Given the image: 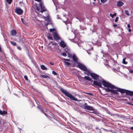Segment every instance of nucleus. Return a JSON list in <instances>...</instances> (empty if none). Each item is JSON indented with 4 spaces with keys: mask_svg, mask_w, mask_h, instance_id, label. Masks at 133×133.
I'll return each instance as SVG.
<instances>
[{
    "mask_svg": "<svg viewBox=\"0 0 133 133\" xmlns=\"http://www.w3.org/2000/svg\"><path fill=\"white\" fill-rule=\"evenodd\" d=\"M102 83L103 85L107 88H105V90L107 91L111 92L114 94H117V91H118V89L119 88H116L111 84L110 83L103 80L102 82Z\"/></svg>",
    "mask_w": 133,
    "mask_h": 133,
    "instance_id": "1",
    "label": "nucleus"
},
{
    "mask_svg": "<svg viewBox=\"0 0 133 133\" xmlns=\"http://www.w3.org/2000/svg\"><path fill=\"white\" fill-rule=\"evenodd\" d=\"M38 2H39V5H36V10L37 11L36 12L39 14V15H42L43 12L46 11V10L44 7L43 3L41 2V0H35Z\"/></svg>",
    "mask_w": 133,
    "mask_h": 133,
    "instance_id": "2",
    "label": "nucleus"
},
{
    "mask_svg": "<svg viewBox=\"0 0 133 133\" xmlns=\"http://www.w3.org/2000/svg\"><path fill=\"white\" fill-rule=\"evenodd\" d=\"M61 91L66 96L69 98L71 100L77 101H80L81 100L78 101L77 99L75 98L74 96L72 95L71 94L66 90L61 88L60 89Z\"/></svg>",
    "mask_w": 133,
    "mask_h": 133,
    "instance_id": "3",
    "label": "nucleus"
},
{
    "mask_svg": "<svg viewBox=\"0 0 133 133\" xmlns=\"http://www.w3.org/2000/svg\"><path fill=\"white\" fill-rule=\"evenodd\" d=\"M118 90L122 93H124L125 92L127 95H129L131 96H133V91L120 88H118Z\"/></svg>",
    "mask_w": 133,
    "mask_h": 133,
    "instance_id": "4",
    "label": "nucleus"
},
{
    "mask_svg": "<svg viewBox=\"0 0 133 133\" xmlns=\"http://www.w3.org/2000/svg\"><path fill=\"white\" fill-rule=\"evenodd\" d=\"M77 66L81 69L83 70V71H86L87 70L86 67L84 65L82 64L78 63Z\"/></svg>",
    "mask_w": 133,
    "mask_h": 133,
    "instance_id": "5",
    "label": "nucleus"
},
{
    "mask_svg": "<svg viewBox=\"0 0 133 133\" xmlns=\"http://www.w3.org/2000/svg\"><path fill=\"white\" fill-rule=\"evenodd\" d=\"M94 85L97 86H98L99 87H102L101 81H99V82H97L95 81H94L93 82V84H92V85Z\"/></svg>",
    "mask_w": 133,
    "mask_h": 133,
    "instance_id": "6",
    "label": "nucleus"
},
{
    "mask_svg": "<svg viewBox=\"0 0 133 133\" xmlns=\"http://www.w3.org/2000/svg\"><path fill=\"white\" fill-rule=\"evenodd\" d=\"M90 76L94 79L95 80H97L99 77V76L98 75L94 73H91L90 74Z\"/></svg>",
    "mask_w": 133,
    "mask_h": 133,
    "instance_id": "7",
    "label": "nucleus"
},
{
    "mask_svg": "<svg viewBox=\"0 0 133 133\" xmlns=\"http://www.w3.org/2000/svg\"><path fill=\"white\" fill-rule=\"evenodd\" d=\"M53 36L55 40L57 41L59 39L58 35L56 32H54L53 34Z\"/></svg>",
    "mask_w": 133,
    "mask_h": 133,
    "instance_id": "8",
    "label": "nucleus"
},
{
    "mask_svg": "<svg viewBox=\"0 0 133 133\" xmlns=\"http://www.w3.org/2000/svg\"><path fill=\"white\" fill-rule=\"evenodd\" d=\"M84 108L85 109H87L90 110L94 111V109L92 107L89 105H85L84 107Z\"/></svg>",
    "mask_w": 133,
    "mask_h": 133,
    "instance_id": "9",
    "label": "nucleus"
},
{
    "mask_svg": "<svg viewBox=\"0 0 133 133\" xmlns=\"http://www.w3.org/2000/svg\"><path fill=\"white\" fill-rule=\"evenodd\" d=\"M15 12L18 15H21L23 13V11L20 8H16Z\"/></svg>",
    "mask_w": 133,
    "mask_h": 133,
    "instance_id": "10",
    "label": "nucleus"
},
{
    "mask_svg": "<svg viewBox=\"0 0 133 133\" xmlns=\"http://www.w3.org/2000/svg\"><path fill=\"white\" fill-rule=\"evenodd\" d=\"M59 45L61 47L63 48L66 47V43L63 41H62L60 42Z\"/></svg>",
    "mask_w": 133,
    "mask_h": 133,
    "instance_id": "11",
    "label": "nucleus"
},
{
    "mask_svg": "<svg viewBox=\"0 0 133 133\" xmlns=\"http://www.w3.org/2000/svg\"><path fill=\"white\" fill-rule=\"evenodd\" d=\"M85 71L84 72V74L88 76L90 75V74L91 73L90 71L89 70L87 69L86 71Z\"/></svg>",
    "mask_w": 133,
    "mask_h": 133,
    "instance_id": "12",
    "label": "nucleus"
},
{
    "mask_svg": "<svg viewBox=\"0 0 133 133\" xmlns=\"http://www.w3.org/2000/svg\"><path fill=\"white\" fill-rule=\"evenodd\" d=\"M72 58L74 61L76 62L78 64V62H77L78 58L75 55H74L72 56Z\"/></svg>",
    "mask_w": 133,
    "mask_h": 133,
    "instance_id": "13",
    "label": "nucleus"
},
{
    "mask_svg": "<svg viewBox=\"0 0 133 133\" xmlns=\"http://www.w3.org/2000/svg\"><path fill=\"white\" fill-rule=\"evenodd\" d=\"M17 34L16 31L14 30H12L11 31V34L12 36L15 35Z\"/></svg>",
    "mask_w": 133,
    "mask_h": 133,
    "instance_id": "14",
    "label": "nucleus"
},
{
    "mask_svg": "<svg viewBox=\"0 0 133 133\" xmlns=\"http://www.w3.org/2000/svg\"><path fill=\"white\" fill-rule=\"evenodd\" d=\"M123 3L122 1L118 2L117 4V5L118 6H120L123 5Z\"/></svg>",
    "mask_w": 133,
    "mask_h": 133,
    "instance_id": "15",
    "label": "nucleus"
},
{
    "mask_svg": "<svg viewBox=\"0 0 133 133\" xmlns=\"http://www.w3.org/2000/svg\"><path fill=\"white\" fill-rule=\"evenodd\" d=\"M83 78H84L85 79H86L87 80L89 81H91V82L92 81L91 80V79L90 78V77L88 76H85L84 77H83Z\"/></svg>",
    "mask_w": 133,
    "mask_h": 133,
    "instance_id": "16",
    "label": "nucleus"
},
{
    "mask_svg": "<svg viewBox=\"0 0 133 133\" xmlns=\"http://www.w3.org/2000/svg\"><path fill=\"white\" fill-rule=\"evenodd\" d=\"M45 20L47 21H50V17L49 16H48L46 17L43 16Z\"/></svg>",
    "mask_w": 133,
    "mask_h": 133,
    "instance_id": "17",
    "label": "nucleus"
},
{
    "mask_svg": "<svg viewBox=\"0 0 133 133\" xmlns=\"http://www.w3.org/2000/svg\"><path fill=\"white\" fill-rule=\"evenodd\" d=\"M7 114V112L6 111H2L1 110H0V114L1 115H4Z\"/></svg>",
    "mask_w": 133,
    "mask_h": 133,
    "instance_id": "18",
    "label": "nucleus"
},
{
    "mask_svg": "<svg viewBox=\"0 0 133 133\" xmlns=\"http://www.w3.org/2000/svg\"><path fill=\"white\" fill-rule=\"evenodd\" d=\"M65 65L67 66H69L71 64L69 62H67L65 61H63Z\"/></svg>",
    "mask_w": 133,
    "mask_h": 133,
    "instance_id": "19",
    "label": "nucleus"
},
{
    "mask_svg": "<svg viewBox=\"0 0 133 133\" xmlns=\"http://www.w3.org/2000/svg\"><path fill=\"white\" fill-rule=\"evenodd\" d=\"M41 69L43 70H45L47 69V68L44 65H42L41 66Z\"/></svg>",
    "mask_w": 133,
    "mask_h": 133,
    "instance_id": "20",
    "label": "nucleus"
},
{
    "mask_svg": "<svg viewBox=\"0 0 133 133\" xmlns=\"http://www.w3.org/2000/svg\"><path fill=\"white\" fill-rule=\"evenodd\" d=\"M37 107V108H39V109H40L41 111L42 112V113H44L46 116V114L43 111V110L42 109V107H41L38 106Z\"/></svg>",
    "mask_w": 133,
    "mask_h": 133,
    "instance_id": "21",
    "label": "nucleus"
},
{
    "mask_svg": "<svg viewBox=\"0 0 133 133\" xmlns=\"http://www.w3.org/2000/svg\"><path fill=\"white\" fill-rule=\"evenodd\" d=\"M41 77L44 78H49V77L48 76L45 75H41Z\"/></svg>",
    "mask_w": 133,
    "mask_h": 133,
    "instance_id": "22",
    "label": "nucleus"
},
{
    "mask_svg": "<svg viewBox=\"0 0 133 133\" xmlns=\"http://www.w3.org/2000/svg\"><path fill=\"white\" fill-rule=\"evenodd\" d=\"M125 14L127 16L129 15V11L127 10H125L124 12Z\"/></svg>",
    "mask_w": 133,
    "mask_h": 133,
    "instance_id": "23",
    "label": "nucleus"
},
{
    "mask_svg": "<svg viewBox=\"0 0 133 133\" xmlns=\"http://www.w3.org/2000/svg\"><path fill=\"white\" fill-rule=\"evenodd\" d=\"M116 13H115L113 14H110V16L112 18H113L114 16H116Z\"/></svg>",
    "mask_w": 133,
    "mask_h": 133,
    "instance_id": "24",
    "label": "nucleus"
},
{
    "mask_svg": "<svg viewBox=\"0 0 133 133\" xmlns=\"http://www.w3.org/2000/svg\"><path fill=\"white\" fill-rule=\"evenodd\" d=\"M126 58H125L123 59V60L122 63L123 64H127V62L125 61V60Z\"/></svg>",
    "mask_w": 133,
    "mask_h": 133,
    "instance_id": "25",
    "label": "nucleus"
},
{
    "mask_svg": "<svg viewBox=\"0 0 133 133\" xmlns=\"http://www.w3.org/2000/svg\"><path fill=\"white\" fill-rule=\"evenodd\" d=\"M10 43L14 46H15L16 45V43L14 41H11Z\"/></svg>",
    "mask_w": 133,
    "mask_h": 133,
    "instance_id": "26",
    "label": "nucleus"
},
{
    "mask_svg": "<svg viewBox=\"0 0 133 133\" xmlns=\"http://www.w3.org/2000/svg\"><path fill=\"white\" fill-rule=\"evenodd\" d=\"M6 1L9 4H11L12 1V0H6Z\"/></svg>",
    "mask_w": 133,
    "mask_h": 133,
    "instance_id": "27",
    "label": "nucleus"
},
{
    "mask_svg": "<svg viewBox=\"0 0 133 133\" xmlns=\"http://www.w3.org/2000/svg\"><path fill=\"white\" fill-rule=\"evenodd\" d=\"M47 37L48 39H49L52 40L53 39L52 37L49 35L47 36Z\"/></svg>",
    "mask_w": 133,
    "mask_h": 133,
    "instance_id": "28",
    "label": "nucleus"
},
{
    "mask_svg": "<svg viewBox=\"0 0 133 133\" xmlns=\"http://www.w3.org/2000/svg\"><path fill=\"white\" fill-rule=\"evenodd\" d=\"M62 55L64 56H66V54L65 52H63L62 54Z\"/></svg>",
    "mask_w": 133,
    "mask_h": 133,
    "instance_id": "29",
    "label": "nucleus"
},
{
    "mask_svg": "<svg viewBox=\"0 0 133 133\" xmlns=\"http://www.w3.org/2000/svg\"><path fill=\"white\" fill-rule=\"evenodd\" d=\"M55 30L54 29H49V30L50 32H52L54 31Z\"/></svg>",
    "mask_w": 133,
    "mask_h": 133,
    "instance_id": "30",
    "label": "nucleus"
},
{
    "mask_svg": "<svg viewBox=\"0 0 133 133\" xmlns=\"http://www.w3.org/2000/svg\"><path fill=\"white\" fill-rule=\"evenodd\" d=\"M107 0H101V2L102 3H104L107 2Z\"/></svg>",
    "mask_w": 133,
    "mask_h": 133,
    "instance_id": "31",
    "label": "nucleus"
},
{
    "mask_svg": "<svg viewBox=\"0 0 133 133\" xmlns=\"http://www.w3.org/2000/svg\"><path fill=\"white\" fill-rule=\"evenodd\" d=\"M52 73L53 74L55 75H57V73L54 71H53L52 72Z\"/></svg>",
    "mask_w": 133,
    "mask_h": 133,
    "instance_id": "32",
    "label": "nucleus"
},
{
    "mask_svg": "<svg viewBox=\"0 0 133 133\" xmlns=\"http://www.w3.org/2000/svg\"><path fill=\"white\" fill-rule=\"evenodd\" d=\"M17 48L19 50H21V48L20 46H17Z\"/></svg>",
    "mask_w": 133,
    "mask_h": 133,
    "instance_id": "33",
    "label": "nucleus"
},
{
    "mask_svg": "<svg viewBox=\"0 0 133 133\" xmlns=\"http://www.w3.org/2000/svg\"><path fill=\"white\" fill-rule=\"evenodd\" d=\"M85 93L86 94H87V95H90V96H92L93 95V94L91 93Z\"/></svg>",
    "mask_w": 133,
    "mask_h": 133,
    "instance_id": "34",
    "label": "nucleus"
},
{
    "mask_svg": "<svg viewBox=\"0 0 133 133\" xmlns=\"http://www.w3.org/2000/svg\"><path fill=\"white\" fill-rule=\"evenodd\" d=\"M24 78L26 80H28V78L27 76H24Z\"/></svg>",
    "mask_w": 133,
    "mask_h": 133,
    "instance_id": "35",
    "label": "nucleus"
},
{
    "mask_svg": "<svg viewBox=\"0 0 133 133\" xmlns=\"http://www.w3.org/2000/svg\"><path fill=\"white\" fill-rule=\"evenodd\" d=\"M62 59L67 61H69L70 60L69 59H65L64 58L63 59Z\"/></svg>",
    "mask_w": 133,
    "mask_h": 133,
    "instance_id": "36",
    "label": "nucleus"
},
{
    "mask_svg": "<svg viewBox=\"0 0 133 133\" xmlns=\"http://www.w3.org/2000/svg\"><path fill=\"white\" fill-rule=\"evenodd\" d=\"M80 28L82 30H84L85 29V28L84 27H82V26H80Z\"/></svg>",
    "mask_w": 133,
    "mask_h": 133,
    "instance_id": "37",
    "label": "nucleus"
},
{
    "mask_svg": "<svg viewBox=\"0 0 133 133\" xmlns=\"http://www.w3.org/2000/svg\"><path fill=\"white\" fill-rule=\"evenodd\" d=\"M118 17H117L115 19V21L116 22H117L118 21Z\"/></svg>",
    "mask_w": 133,
    "mask_h": 133,
    "instance_id": "38",
    "label": "nucleus"
},
{
    "mask_svg": "<svg viewBox=\"0 0 133 133\" xmlns=\"http://www.w3.org/2000/svg\"><path fill=\"white\" fill-rule=\"evenodd\" d=\"M129 71L131 73H132L133 72V71L132 70H130Z\"/></svg>",
    "mask_w": 133,
    "mask_h": 133,
    "instance_id": "39",
    "label": "nucleus"
},
{
    "mask_svg": "<svg viewBox=\"0 0 133 133\" xmlns=\"http://www.w3.org/2000/svg\"><path fill=\"white\" fill-rule=\"evenodd\" d=\"M50 64L52 65H54V63L53 62H50Z\"/></svg>",
    "mask_w": 133,
    "mask_h": 133,
    "instance_id": "40",
    "label": "nucleus"
},
{
    "mask_svg": "<svg viewBox=\"0 0 133 133\" xmlns=\"http://www.w3.org/2000/svg\"><path fill=\"white\" fill-rule=\"evenodd\" d=\"M127 27L129 28H130V25L129 24H128L127 25Z\"/></svg>",
    "mask_w": 133,
    "mask_h": 133,
    "instance_id": "41",
    "label": "nucleus"
},
{
    "mask_svg": "<svg viewBox=\"0 0 133 133\" xmlns=\"http://www.w3.org/2000/svg\"><path fill=\"white\" fill-rule=\"evenodd\" d=\"M113 25L114 27H115L117 26V25L115 24H114Z\"/></svg>",
    "mask_w": 133,
    "mask_h": 133,
    "instance_id": "42",
    "label": "nucleus"
},
{
    "mask_svg": "<svg viewBox=\"0 0 133 133\" xmlns=\"http://www.w3.org/2000/svg\"><path fill=\"white\" fill-rule=\"evenodd\" d=\"M24 19H23V18H21V20L22 21L23 23V21Z\"/></svg>",
    "mask_w": 133,
    "mask_h": 133,
    "instance_id": "43",
    "label": "nucleus"
},
{
    "mask_svg": "<svg viewBox=\"0 0 133 133\" xmlns=\"http://www.w3.org/2000/svg\"><path fill=\"white\" fill-rule=\"evenodd\" d=\"M57 17L58 19H59L60 18L59 17V16L58 15H57Z\"/></svg>",
    "mask_w": 133,
    "mask_h": 133,
    "instance_id": "44",
    "label": "nucleus"
},
{
    "mask_svg": "<svg viewBox=\"0 0 133 133\" xmlns=\"http://www.w3.org/2000/svg\"><path fill=\"white\" fill-rule=\"evenodd\" d=\"M128 30H129V32H130L131 31V29H129Z\"/></svg>",
    "mask_w": 133,
    "mask_h": 133,
    "instance_id": "45",
    "label": "nucleus"
},
{
    "mask_svg": "<svg viewBox=\"0 0 133 133\" xmlns=\"http://www.w3.org/2000/svg\"><path fill=\"white\" fill-rule=\"evenodd\" d=\"M104 61H105V63H107L108 62V61L106 60H104Z\"/></svg>",
    "mask_w": 133,
    "mask_h": 133,
    "instance_id": "46",
    "label": "nucleus"
},
{
    "mask_svg": "<svg viewBox=\"0 0 133 133\" xmlns=\"http://www.w3.org/2000/svg\"><path fill=\"white\" fill-rule=\"evenodd\" d=\"M2 50V48L1 47H0V51H1Z\"/></svg>",
    "mask_w": 133,
    "mask_h": 133,
    "instance_id": "47",
    "label": "nucleus"
},
{
    "mask_svg": "<svg viewBox=\"0 0 133 133\" xmlns=\"http://www.w3.org/2000/svg\"><path fill=\"white\" fill-rule=\"evenodd\" d=\"M131 129L133 130V127H131Z\"/></svg>",
    "mask_w": 133,
    "mask_h": 133,
    "instance_id": "48",
    "label": "nucleus"
},
{
    "mask_svg": "<svg viewBox=\"0 0 133 133\" xmlns=\"http://www.w3.org/2000/svg\"><path fill=\"white\" fill-rule=\"evenodd\" d=\"M90 49H88L87 50H90Z\"/></svg>",
    "mask_w": 133,
    "mask_h": 133,
    "instance_id": "49",
    "label": "nucleus"
},
{
    "mask_svg": "<svg viewBox=\"0 0 133 133\" xmlns=\"http://www.w3.org/2000/svg\"><path fill=\"white\" fill-rule=\"evenodd\" d=\"M129 103V104H131V105H133V104H130V103Z\"/></svg>",
    "mask_w": 133,
    "mask_h": 133,
    "instance_id": "50",
    "label": "nucleus"
},
{
    "mask_svg": "<svg viewBox=\"0 0 133 133\" xmlns=\"http://www.w3.org/2000/svg\"><path fill=\"white\" fill-rule=\"evenodd\" d=\"M132 100L133 101V98L132 99Z\"/></svg>",
    "mask_w": 133,
    "mask_h": 133,
    "instance_id": "51",
    "label": "nucleus"
},
{
    "mask_svg": "<svg viewBox=\"0 0 133 133\" xmlns=\"http://www.w3.org/2000/svg\"><path fill=\"white\" fill-rule=\"evenodd\" d=\"M91 49H92H92H93V48H91Z\"/></svg>",
    "mask_w": 133,
    "mask_h": 133,
    "instance_id": "52",
    "label": "nucleus"
},
{
    "mask_svg": "<svg viewBox=\"0 0 133 133\" xmlns=\"http://www.w3.org/2000/svg\"><path fill=\"white\" fill-rule=\"evenodd\" d=\"M87 52L88 53V54H89V53L88 52V51H87Z\"/></svg>",
    "mask_w": 133,
    "mask_h": 133,
    "instance_id": "53",
    "label": "nucleus"
},
{
    "mask_svg": "<svg viewBox=\"0 0 133 133\" xmlns=\"http://www.w3.org/2000/svg\"><path fill=\"white\" fill-rule=\"evenodd\" d=\"M94 1H96V0H93Z\"/></svg>",
    "mask_w": 133,
    "mask_h": 133,
    "instance_id": "54",
    "label": "nucleus"
},
{
    "mask_svg": "<svg viewBox=\"0 0 133 133\" xmlns=\"http://www.w3.org/2000/svg\"><path fill=\"white\" fill-rule=\"evenodd\" d=\"M53 2H54V1H53ZM54 4H55V3H54Z\"/></svg>",
    "mask_w": 133,
    "mask_h": 133,
    "instance_id": "55",
    "label": "nucleus"
},
{
    "mask_svg": "<svg viewBox=\"0 0 133 133\" xmlns=\"http://www.w3.org/2000/svg\"><path fill=\"white\" fill-rule=\"evenodd\" d=\"M86 104V103H85V104Z\"/></svg>",
    "mask_w": 133,
    "mask_h": 133,
    "instance_id": "56",
    "label": "nucleus"
}]
</instances>
